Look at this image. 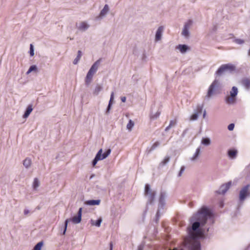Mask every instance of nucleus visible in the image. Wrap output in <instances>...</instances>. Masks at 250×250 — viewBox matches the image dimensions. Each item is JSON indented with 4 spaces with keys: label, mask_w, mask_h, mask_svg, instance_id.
<instances>
[{
    "label": "nucleus",
    "mask_w": 250,
    "mask_h": 250,
    "mask_svg": "<svg viewBox=\"0 0 250 250\" xmlns=\"http://www.w3.org/2000/svg\"><path fill=\"white\" fill-rule=\"evenodd\" d=\"M96 72V71L92 70L91 68L89 69L85 78V83L86 85H89L90 84L93 77Z\"/></svg>",
    "instance_id": "nucleus-10"
},
{
    "label": "nucleus",
    "mask_w": 250,
    "mask_h": 250,
    "mask_svg": "<svg viewBox=\"0 0 250 250\" xmlns=\"http://www.w3.org/2000/svg\"><path fill=\"white\" fill-rule=\"evenodd\" d=\"M201 143L205 146H208L210 144V140L208 138H203L202 139Z\"/></svg>",
    "instance_id": "nucleus-30"
},
{
    "label": "nucleus",
    "mask_w": 250,
    "mask_h": 250,
    "mask_svg": "<svg viewBox=\"0 0 250 250\" xmlns=\"http://www.w3.org/2000/svg\"><path fill=\"white\" fill-rule=\"evenodd\" d=\"M219 82L218 80H215L208 88L207 97L208 98L211 97L213 95L214 90L219 87Z\"/></svg>",
    "instance_id": "nucleus-8"
},
{
    "label": "nucleus",
    "mask_w": 250,
    "mask_h": 250,
    "mask_svg": "<svg viewBox=\"0 0 250 250\" xmlns=\"http://www.w3.org/2000/svg\"><path fill=\"white\" fill-rule=\"evenodd\" d=\"M134 122L131 120H130L129 121L128 123L127 124V125H126V128L128 130L131 131L132 130L133 127L134 126Z\"/></svg>",
    "instance_id": "nucleus-34"
},
{
    "label": "nucleus",
    "mask_w": 250,
    "mask_h": 250,
    "mask_svg": "<svg viewBox=\"0 0 250 250\" xmlns=\"http://www.w3.org/2000/svg\"><path fill=\"white\" fill-rule=\"evenodd\" d=\"M189 29L186 28L185 27H183L181 34L183 36H184L186 38H188L189 37Z\"/></svg>",
    "instance_id": "nucleus-25"
},
{
    "label": "nucleus",
    "mask_w": 250,
    "mask_h": 250,
    "mask_svg": "<svg viewBox=\"0 0 250 250\" xmlns=\"http://www.w3.org/2000/svg\"><path fill=\"white\" fill-rule=\"evenodd\" d=\"M102 222V218H100L98 219L96 221L95 220L91 219L90 220V223L91 225L92 226H96L98 227H99L101 226V224Z\"/></svg>",
    "instance_id": "nucleus-24"
},
{
    "label": "nucleus",
    "mask_w": 250,
    "mask_h": 250,
    "mask_svg": "<svg viewBox=\"0 0 250 250\" xmlns=\"http://www.w3.org/2000/svg\"><path fill=\"white\" fill-rule=\"evenodd\" d=\"M175 49L178 50L182 54H185L189 48L186 44H179L175 47Z\"/></svg>",
    "instance_id": "nucleus-15"
},
{
    "label": "nucleus",
    "mask_w": 250,
    "mask_h": 250,
    "mask_svg": "<svg viewBox=\"0 0 250 250\" xmlns=\"http://www.w3.org/2000/svg\"><path fill=\"white\" fill-rule=\"evenodd\" d=\"M213 214L207 207H202L190 218L192 225L188 228V236L184 241L185 247L189 250H200L201 245L198 239L204 236V229L202 228L208 220H212Z\"/></svg>",
    "instance_id": "nucleus-1"
},
{
    "label": "nucleus",
    "mask_w": 250,
    "mask_h": 250,
    "mask_svg": "<svg viewBox=\"0 0 250 250\" xmlns=\"http://www.w3.org/2000/svg\"><path fill=\"white\" fill-rule=\"evenodd\" d=\"M250 185H247L242 188L239 193V200L242 202L247 197L250 196V191L249 190Z\"/></svg>",
    "instance_id": "nucleus-6"
},
{
    "label": "nucleus",
    "mask_w": 250,
    "mask_h": 250,
    "mask_svg": "<svg viewBox=\"0 0 250 250\" xmlns=\"http://www.w3.org/2000/svg\"><path fill=\"white\" fill-rule=\"evenodd\" d=\"M99 151H101L100 157L101 158V160H104L107 158L109 154L111 153V150L110 148L107 149L105 152L103 153V149H100Z\"/></svg>",
    "instance_id": "nucleus-18"
},
{
    "label": "nucleus",
    "mask_w": 250,
    "mask_h": 250,
    "mask_svg": "<svg viewBox=\"0 0 250 250\" xmlns=\"http://www.w3.org/2000/svg\"><path fill=\"white\" fill-rule=\"evenodd\" d=\"M33 71L36 73L38 72V68L36 65H32V72Z\"/></svg>",
    "instance_id": "nucleus-43"
},
{
    "label": "nucleus",
    "mask_w": 250,
    "mask_h": 250,
    "mask_svg": "<svg viewBox=\"0 0 250 250\" xmlns=\"http://www.w3.org/2000/svg\"><path fill=\"white\" fill-rule=\"evenodd\" d=\"M93 175H92V176H91L90 178L91 179L92 178H93Z\"/></svg>",
    "instance_id": "nucleus-52"
},
{
    "label": "nucleus",
    "mask_w": 250,
    "mask_h": 250,
    "mask_svg": "<svg viewBox=\"0 0 250 250\" xmlns=\"http://www.w3.org/2000/svg\"><path fill=\"white\" fill-rule=\"evenodd\" d=\"M30 54L31 55V44H30V49L29 51Z\"/></svg>",
    "instance_id": "nucleus-49"
},
{
    "label": "nucleus",
    "mask_w": 250,
    "mask_h": 250,
    "mask_svg": "<svg viewBox=\"0 0 250 250\" xmlns=\"http://www.w3.org/2000/svg\"><path fill=\"white\" fill-rule=\"evenodd\" d=\"M169 160L170 157L169 156H166L164 159V160L161 162V163L163 165H165L169 161Z\"/></svg>",
    "instance_id": "nucleus-37"
},
{
    "label": "nucleus",
    "mask_w": 250,
    "mask_h": 250,
    "mask_svg": "<svg viewBox=\"0 0 250 250\" xmlns=\"http://www.w3.org/2000/svg\"><path fill=\"white\" fill-rule=\"evenodd\" d=\"M126 97H122L121 98V100L122 102H124V103L125 102V101H126Z\"/></svg>",
    "instance_id": "nucleus-45"
},
{
    "label": "nucleus",
    "mask_w": 250,
    "mask_h": 250,
    "mask_svg": "<svg viewBox=\"0 0 250 250\" xmlns=\"http://www.w3.org/2000/svg\"><path fill=\"white\" fill-rule=\"evenodd\" d=\"M235 42L237 44H241L244 42V40H241V39H236L235 40Z\"/></svg>",
    "instance_id": "nucleus-40"
},
{
    "label": "nucleus",
    "mask_w": 250,
    "mask_h": 250,
    "mask_svg": "<svg viewBox=\"0 0 250 250\" xmlns=\"http://www.w3.org/2000/svg\"><path fill=\"white\" fill-rule=\"evenodd\" d=\"M234 127V124H229L228 126V129L230 130H233Z\"/></svg>",
    "instance_id": "nucleus-41"
},
{
    "label": "nucleus",
    "mask_w": 250,
    "mask_h": 250,
    "mask_svg": "<svg viewBox=\"0 0 250 250\" xmlns=\"http://www.w3.org/2000/svg\"><path fill=\"white\" fill-rule=\"evenodd\" d=\"M44 243L42 241L39 242L34 247L32 250H41L42 247L43 246Z\"/></svg>",
    "instance_id": "nucleus-27"
},
{
    "label": "nucleus",
    "mask_w": 250,
    "mask_h": 250,
    "mask_svg": "<svg viewBox=\"0 0 250 250\" xmlns=\"http://www.w3.org/2000/svg\"><path fill=\"white\" fill-rule=\"evenodd\" d=\"M201 153V148L200 147H198L195 153L190 158V160L192 162H196L198 161L199 157Z\"/></svg>",
    "instance_id": "nucleus-17"
},
{
    "label": "nucleus",
    "mask_w": 250,
    "mask_h": 250,
    "mask_svg": "<svg viewBox=\"0 0 250 250\" xmlns=\"http://www.w3.org/2000/svg\"><path fill=\"white\" fill-rule=\"evenodd\" d=\"M238 94V89L235 86H233L230 91V95L226 98V103L228 104H233L235 102V97Z\"/></svg>",
    "instance_id": "nucleus-4"
},
{
    "label": "nucleus",
    "mask_w": 250,
    "mask_h": 250,
    "mask_svg": "<svg viewBox=\"0 0 250 250\" xmlns=\"http://www.w3.org/2000/svg\"><path fill=\"white\" fill-rule=\"evenodd\" d=\"M31 72V66L29 68L27 72V74H29Z\"/></svg>",
    "instance_id": "nucleus-47"
},
{
    "label": "nucleus",
    "mask_w": 250,
    "mask_h": 250,
    "mask_svg": "<svg viewBox=\"0 0 250 250\" xmlns=\"http://www.w3.org/2000/svg\"><path fill=\"white\" fill-rule=\"evenodd\" d=\"M101 61H102V59H99V60H98L97 61H96L92 65V66H91L90 68H91L92 70L95 71H97V70H98L99 67H100V63H101Z\"/></svg>",
    "instance_id": "nucleus-19"
},
{
    "label": "nucleus",
    "mask_w": 250,
    "mask_h": 250,
    "mask_svg": "<svg viewBox=\"0 0 250 250\" xmlns=\"http://www.w3.org/2000/svg\"><path fill=\"white\" fill-rule=\"evenodd\" d=\"M145 195L147 198V204H151L155 197V193L151 191L150 186L148 184L145 186Z\"/></svg>",
    "instance_id": "nucleus-5"
},
{
    "label": "nucleus",
    "mask_w": 250,
    "mask_h": 250,
    "mask_svg": "<svg viewBox=\"0 0 250 250\" xmlns=\"http://www.w3.org/2000/svg\"><path fill=\"white\" fill-rule=\"evenodd\" d=\"M235 66L230 64H223L218 69L216 72V74L218 75H221L224 72L227 70H229L230 71L235 70Z\"/></svg>",
    "instance_id": "nucleus-7"
},
{
    "label": "nucleus",
    "mask_w": 250,
    "mask_h": 250,
    "mask_svg": "<svg viewBox=\"0 0 250 250\" xmlns=\"http://www.w3.org/2000/svg\"><path fill=\"white\" fill-rule=\"evenodd\" d=\"M31 112V105H28V106L26 109V111H25V113L24 114V115L23 116V118H26L27 117H28V116L29 115V114H30Z\"/></svg>",
    "instance_id": "nucleus-32"
},
{
    "label": "nucleus",
    "mask_w": 250,
    "mask_h": 250,
    "mask_svg": "<svg viewBox=\"0 0 250 250\" xmlns=\"http://www.w3.org/2000/svg\"><path fill=\"white\" fill-rule=\"evenodd\" d=\"M203 109L202 105H198L197 111H196L190 117L191 121H194L197 119L199 115L201 114Z\"/></svg>",
    "instance_id": "nucleus-13"
},
{
    "label": "nucleus",
    "mask_w": 250,
    "mask_h": 250,
    "mask_svg": "<svg viewBox=\"0 0 250 250\" xmlns=\"http://www.w3.org/2000/svg\"><path fill=\"white\" fill-rule=\"evenodd\" d=\"M193 21L192 20H188L184 24V27L186 28L190 29L193 25Z\"/></svg>",
    "instance_id": "nucleus-29"
},
{
    "label": "nucleus",
    "mask_w": 250,
    "mask_h": 250,
    "mask_svg": "<svg viewBox=\"0 0 250 250\" xmlns=\"http://www.w3.org/2000/svg\"><path fill=\"white\" fill-rule=\"evenodd\" d=\"M242 84L247 89L250 87V79H245L242 81Z\"/></svg>",
    "instance_id": "nucleus-26"
},
{
    "label": "nucleus",
    "mask_w": 250,
    "mask_h": 250,
    "mask_svg": "<svg viewBox=\"0 0 250 250\" xmlns=\"http://www.w3.org/2000/svg\"><path fill=\"white\" fill-rule=\"evenodd\" d=\"M101 202L100 200H90L86 201L85 204L89 206L98 205Z\"/></svg>",
    "instance_id": "nucleus-21"
},
{
    "label": "nucleus",
    "mask_w": 250,
    "mask_h": 250,
    "mask_svg": "<svg viewBox=\"0 0 250 250\" xmlns=\"http://www.w3.org/2000/svg\"><path fill=\"white\" fill-rule=\"evenodd\" d=\"M176 120L170 121L169 125L166 128L165 131H167L170 128L176 125Z\"/></svg>",
    "instance_id": "nucleus-31"
},
{
    "label": "nucleus",
    "mask_w": 250,
    "mask_h": 250,
    "mask_svg": "<svg viewBox=\"0 0 250 250\" xmlns=\"http://www.w3.org/2000/svg\"><path fill=\"white\" fill-rule=\"evenodd\" d=\"M103 87L102 85L100 84H97L93 90V95L95 96H97L99 94V93L103 90Z\"/></svg>",
    "instance_id": "nucleus-20"
},
{
    "label": "nucleus",
    "mask_w": 250,
    "mask_h": 250,
    "mask_svg": "<svg viewBox=\"0 0 250 250\" xmlns=\"http://www.w3.org/2000/svg\"><path fill=\"white\" fill-rule=\"evenodd\" d=\"M113 100H114V92H112L111 93V95H110V100H109V103H113Z\"/></svg>",
    "instance_id": "nucleus-42"
},
{
    "label": "nucleus",
    "mask_w": 250,
    "mask_h": 250,
    "mask_svg": "<svg viewBox=\"0 0 250 250\" xmlns=\"http://www.w3.org/2000/svg\"><path fill=\"white\" fill-rule=\"evenodd\" d=\"M144 249V245H140L138 246L137 250H143Z\"/></svg>",
    "instance_id": "nucleus-44"
},
{
    "label": "nucleus",
    "mask_w": 250,
    "mask_h": 250,
    "mask_svg": "<svg viewBox=\"0 0 250 250\" xmlns=\"http://www.w3.org/2000/svg\"><path fill=\"white\" fill-rule=\"evenodd\" d=\"M101 151H98V153L96 155V156L94 160L92 161V165L93 167H94L96 164L97 163L98 161L101 160V158L100 157V154H101Z\"/></svg>",
    "instance_id": "nucleus-23"
},
{
    "label": "nucleus",
    "mask_w": 250,
    "mask_h": 250,
    "mask_svg": "<svg viewBox=\"0 0 250 250\" xmlns=\"http://www.w3.org/2000/svg\"><path fill=\"white\" fill-rule=\"evenodd\" d=\"M76 25L77 28L82 32L85 31L90 26L85 21H81L79 23H77Z\"/></svg>",
    "instance_id": "nucleus-11"
},
{
    "label": "nucleus",
    "mask_w": 250,
    "mask_h": 250,
    "mask_svg": "<svg viewBox=\"0 0 250 250\" xmlns=\"http://www.w3.org/2000/svg\"><path fill=\"white\" fill-rule=\"evenodd\" d=\"M34 50H33V48L32 47V56H34Z\"/></svg>",
    "instance_id": "nucleus-51"
},
{
    "label": "nucleus",
    "mask_w": 250,
    "mask_h": 250,
    "mask_svg": "<svg viewBox=\"0 0 250 250\" xmlns=\"http://www.w3.org/2000/svg\"><path fill=\"white\" fill-rule=\"evenodd\" d=\"M160 145V143L159 142H156L151 146L150 148V151L154 150L155 149L157 146H158Z\"/></svg>",
    "instance_id": "nucleus-38"
},
{
    "label": "nucleus",
    "mask_w": 250,
    "mask_h": 250,
    "mask_svg": "<svg viewBox=\"0 0 250 250\" xmlns=\"http://www.w3.org/2000/svg\"><path fill=\"white\" fill-rule=\"evenodd\" d=\"M206 110H204L203 115V118H205L206 117Z\"/></svg>",
    "instance_id": "nucleus-48"
},
{
    "label": "nucleus",
    "mask_w": 250,
    "mask_h": 250,
    "mask_svg": "<svg viewBox=\"0 0 250 250\" xmlns=\"http://www.w3.org/2000/svg\"><path fill=\"white\" fill-rule=\"evenodd\" d=\"M82 51L80 50H79L78 51V54H77V57L73 61V63L74 64H76L78 63V62L79 61V60H80V59L82 57Z\"/></svg>",
    "instance_id": "nucleus-28"
},
{
    "label": "nucleus",
    "mask_w": 250,
    "mask_h": 250,
    "mask_svg": "<svg viewBox=\"0 0 250 250\" xmlns=\"http://www.w3.org/2000/svg\"><path fill=\"white\" fill-rule=\"evenodd\" d=\"M109 11V7L107 4L104 5L103 9L101 11L99 15L95 18L97 21H100L104 18Z\"/></svg>",
    "instance_id": "nucleus-9"
},
{
    "label": "nucleus",
    "mask_w": 250,
    "mask_h": 250,
    "mask_svg": "<svg viewBox=\"0 0 250 250\" xmlns=\"http://www.w3.org/2000/svg\"><path fill=\"white\" fill-rule=\"evenodd\" d=\"M164 30V27L163 26L158 27L155 34V40L156 42H158L161 40Z\"/></svg>",
    "instance_id": "nucleus-14"
},
{
    "label": "nucleus",
    "mask_w": 250,
    "mask_h": 250,
    "mask_svg": "<svg viewBox=\"0 0 250 250\" xmlns=\"http://www.w3.org/2000/svg\"><path fill=\"white\" fill-rule=\"evenodd\" d=\"M237 151L235 149H230L228 151V155L232 159L236 158Z\"/></svg>",
    "instance_id": "nucleus-22"
},
{
    "label": "nucleus",
    "mask_w": 250,
    "mask_h": 250,
    "mask_svg": "<svg viewBox=\"0 0 250 250\" xmlns=\"http://www.w3.org/2000/svg\"><path fill=\"white\" fill-rule=\"evenodd\" d=\"M109 246H110V250H112V249H113V244H112V242H111L110 243Z\"/></svg>",
    "instance_id": "nucleus-46"
},
{
    "label": "nucleus",
    "mask_w": 250,
    "mask_h": 250,
    "mask_svg": "<svg viewBox=\"0 0 250 250\" xmlns=\"http://www.w3.org/2000/svg\"><path fill=\"white\" fill-rule=\"evenodd\" d=\"M23 165L26 167H29L30 166L31 164V160L30 159H29V158H26L25 159L24 161H23Z\"/></svg>",
    "instance_id": "nucleus-33"
},
{
    "label": "nucleus",
    "mask_w": 250,
    "mask_h": 250,
    "mask_svg": "<svg viewBox=\"0 0 250 250\" xmlns=\"http://www.w3.org/2000/svg\"><path fill=\"white\" fill-rule=\"evenodd\" d=\"M167 193L165 191H162L161 192L160 198H159V207L158 209L157 210V212L156 214V220L155 222L156 223H158L159 219V216H160V210L162 208H163V207L165 204V200L167 198Z\"/></svg>",
    "instance_id": "nucleus-3"
},
{
    "label": "nucleus",
    "mask_w": 250,
    "mask_h": 250,
    "mask_svg": "<svg viewBox=\"0 0 250 250\" xmlns=\"http://www.w3.org/2000/svg\"><path fill=\"white\" fill-rule=\"evenodd\" d=\"M82 209H83L82 208H80L79 209V210H78V212L77 213V216H74L72 218L67 219H66L65 221V222H64V228L63 231L62 232V234L63 235H64L65 234V232H66V229H67V227L68 223L69 222L72 221L74 224H79V223H80L81 222V221L82 220Z\"/></svg>",
    "instance_id": "nucleus-2"
},
{
    "label": "nucleus",
    "mask_w": 250,
    "mask_h": 250,
    "mask_svg": "<svg viewBox=\"0 0 250 250\" xmlns=\"http://www.w3.org/2000/svg\"><path fill=\"white\" fill-rule=\"evenodd\" d=\"M231 185V182H229L228 183L222 185L219 188V190L217 191V192L218 194H225L227 192V191Z\"/></svg>",
    "instance_id": "nucleus-12"
},
{
    "label": "nucleus",
    "mask_w": 250,
    "mask_h": 250,
    "mask_svg": "<svg viewBox=\"0 0 250 250\" xmlns=\"http://www.w3.org/2000/svg\"><path fill=\"white\" fill-rule=\"evenodd\" d=\"M160 112L158 111L156 113L154 114H151L150 115V118L153 120L156 119L160 115Z\"/></svg>",
    "instance_id": "nucleus-35"
},
{
    "label": "nucleus",
    "mask_w": 250,
    "mask_h": 250,
    "mask_svg": "<svg viewBox=\"0 0 250 250\" xmlns=\"http://www.w3.org/2000/svg\"><path fill=\"white\" fill-rule=\"evenodd\" d=\"M113 103H108V105L107 107V108H106V111H105V114L108 115L109 112H110V110L111 109V106H112V104Z\"/></svg>",
    "instance_id": "nucleus-36"
},
{
    "label": "nucleus",
    "mask_w": 250,
    "mask_h": 250,
    "mask_svg": "<svg viewBox=\"0 0 250 250\" xmlns=\"http://www.w3.org/2000/svg\"><path fill=\"white\" fill-rule=\"evenodd\" d=\"M24 212L25 214H27L29 213V211L27 210H25Z\"/></svg>",
    "instance_id": "nucleus-50"
},
{
    "label": "nucleus",
    "mask_w": 250,
    "mask_h": 250,
    "mask_svg": "<svg viewBox=\"0 0 250 250\" xmlns=\"http://www.w3.org/2000/svg\"><path fill=\"white\" fill-rule=\"evenodd\" d=\"M40 186V182L37 178H35L32 184V194L37 193Z\"/></svg>",
    "instance_id": "nucleus-16"
},
{
    "label": "nucleus",
    "mask_w": 250,
    "mask_h": 250,
    "mask_svg": "<svg viewBox=\"0 0 250 250\" xmlns=\"http://www.w3.org/2000/svg\"><path fill=\"white\" fill-rule=\"evenodd\" d=\"M185 169V167L184 166H182L181 167L180 170L179 171L178 174V177H181L182 175V174L184 172Z\"/></svg>",
    "instance_id": "nucleus-39"
}]
</instances>
